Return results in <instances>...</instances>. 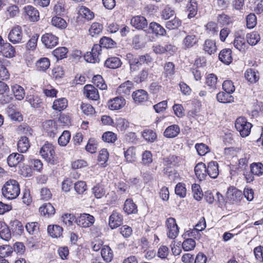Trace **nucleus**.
I'll return each instance as SVG.
<instances>
[{
    "mask_svg": "<svg viewBox=\"0 0 263 263\" xmlns=\"http://www.w3.org/2000/svg\"><path fill=\"white\" fill-rule=\"evenodd\" d=\"M24 10L32 22H36L39 19V12L33 6L28 5L24 7Z\"/></svg>",
    "mask_w": 263,
    "mask_h": 263,
    "instance_id": "obj_23",
    "label": "nucleus"
},
{
    "mask_svg": "<svg viewBox=\"0 0 263 263\" xmlns=\"http://www.w3.org/2000/svg\"><path fill=\"white\" fill-rule=\"evenodd\" d=\"M92 192L95 197L98 199L101 198L105 194V191L104 188L99 184L95 185L92 189Z\"/></svg>",
    "mask_w": 263,
    "mask_h": 263,
    "instance_id": "obj_60",
    "label": "nucleus"
},
{
    "mask_svg": "<svg viewBox=\"0 0 263 263\" xmlns=\"http://www.w3.org/2000/svg\"><path fill=\"white\" fill-rule=\"evenodd\" d=\"M148 68H144L140 71L138 74L135 78L137 83H140L145 81L148 76Z\"/></svg>",
    "mask_w": 263,
    "mask_h": 263,
    "instance_id": "obj_58",
    "label": "nucleus"
},
{
    "mask_svg": "<svg viewBox=\"0 0 263 263\" xmlns=\"http://www.w3.org/2000/svg\"><path fill=\"white\" fill-rule=\"evenodd\" d=\"M122 65L121 60L116 57L108 58L104 63V66L108 68L116 69L120 67Z\"/></svg>",
    "mask_w": 263,
    "mask_h": 263,
    "instance_id": "obj_26",
    "label": "nucleus"
},
{
    "mask_svg": "<svg viewBox=\"0 0 263 263\" xmlns=\"http://www.w3.org/2000/svg\"><path fill=\"white\" fill-rule=\"evenodd\" d=\"M82 112L87 116H91L95 113V108L90 104L82 103L81 105Z\"/></svg>",
    "mask_w": 263,
    "mask_h": 263,
    "instance_id": "obj_63",
    "label": "nucleus"
},
{
    "mask_svg": "<svg viewBox=\"0 0 263 263\" xmlns=\"http://www.w3.org/2000/svg\"><path fill=\"white\" fill-rule=\"evenodd\" d=\"M233 44L235 47L240 51L243 52L245 51L246 44L243 37L241 36L236 37Z\"/></svg>",
    "mask_w": 263,
    "mask_h": 263,
    "instance_id": "obj_46",
    "label": "nucleus"
},
{
    "mask_svg": "<svg viewBox=\"0 0 263 263\" xmlns=\"http://www.w3.org/2000/svg\"><path fill=\"white\" fill-rule=\"evenodd\" d=\"M142 136L146 141L150 142H153L157 138L156 133L151 129L144 130L143 132Z\"/></svg>",
    "mask_w": 263,
    "mask_h": 263,
    "instance_id": "obj_56",
    "label": "nucleus"
},
{
    "mask_svg": "<svg viewBox=\"0 0 263 263\" xmlns=\"http://www.w3.org/2000/svg\"><path fill=\"white\" fill-rule=\"evenodd\" d=\"M67 106V100L64 98H61L55 100L53 102L52 108L54 110L61 111L65 109Z\"/></svg>",
    "mask_w": 263,
    "mask_h": 263,
    "instance_id": "obj_42",
    "label": "nucleus"
},
{
    "mask_svg": "<svg viewBox=\"0 0 263 263\" xmlns=\"http://www.w3.org/2000/svg\"><path fill=\"white\" fill-rule=\"evenodd\" d=\"M44 45L48 48L55 47L59 42V38L52 33H48L43 34L41 39Z\"/></svg>",
    "mask_w": 263,
    "mask_h": 263,
    "instance_id": "obj_10",
    "label": "nucleus"
},
{
    "mask_svg": "<svg viewBox=\"0 0 263 263\" xmlns=\"http://www.w3.org/2000/svg\"><path fill=\"white\" fill-rule=\"evenodd\" d=\"M193 197L196 200L199 201L203 197V193L199 185L194 184L192 186Z\"/></svg>",
    "mask_w": 263,
    "mask_h": 263,
    "instance_id": "obj_55",
    "label": "nucleus"
},
{
    "mask_svg": "<svg viewBox=\"0 0 263 263\" xmlns=\"http://www.w3.org/2000/svg\"><path fill=\"white\" fill-rule=\"evenodd\" d=\"M30 147L29 140L26 137H21L17 142V149L20 153H25Z\"/></svg>",
    "mask_w": 263,
    "mask_h": 263,
    "instance_id": "obj_38",
    "label": "nucleus"
},
{
    "mask_svg": "<svg viewBox=\"0 0 263 263\" xmlns=\"http://www.w3.org/2000/svg\"><path fill=\"white\" fill-rule=\"evenodd\" d=\"M40 153L48 163L51 164H54L57 163V157L55 155V152L53 146L48 142L44 144L41 147Z\"/></svg>",
    "mask_w": 263,
    "mask_h": 263,
    "instance_id": "obj_3",
    "label": "nucleus"
},
{
    "mask_svg": "<svg viewBox=\"0 0 263 263\" xmlns=\"http://www.w3.org/2000/svg\"><path fill=\"white\" fill-rule=\"evenodd\" d=\"M67 52L68 50L67 48L65 47H62L54 50L52 52V54L58 60L65 58Z\"/></svg>",
    "mask_w": 263,
    "mask_h": 263,
    "instance_id": "obj_52",
    "label": "nucleus"
},
{
    "mask_svg": "<svg viewBox=\"0 0 263 263\" xmlns=\"http://www.w3.org/2000/svg\"><path fill=\"white\" fill-rule=\"evenodd\" d=\"M97 143L94 138H90L88 141L85 149L90 153H95L97 151Z\"/></svg>",
    "mask_w": 263,
    "mask_h": 263,
    "instance_id": "obj_61",
    "label": "nucleus"
},
{
    "mask_svg": "<svg viewBox=\"0 0 263 263\" xmlns=\"http://www.w3.org/2000/svg\"><path fill=\"white\" fill-rule=\"evenodd\" d=\"M251 173L258 176L263 173V164L261 163H253L250 166Z\"/></svg>",
    "mask_w": 263,
    "mask_h": 263,
    "instance_id": "obj_47",
    "label": "nucleus"
},
{
    "mask_svg": "<svg viewBox=\"0 0 263 263\" xmlns=\"http://www.w3.org/2000/svg\"><path fill=\"white\" fill-rule=\"evenodd\" d=\"M12 91L15 98L18 100H22L25 97V91L24 88L18 85H14L12 87Z\"/></svg>",
    "mask_w": 263,
    "mask_h": 263,
    "instance_id": "obj_41",
    "label": "nucleus"
},
{
    "mask_svg": "<svg viewBox=\"0 0 263 263\" xmlns=\"http://www.w3.org/2000/svg\"><path fill=\"white\" fill-rule=\"evenodd\" d=\"M175 193L180 197H184L186 195V190L184 183H178L175 187Z\"/></svg>",
    "mask_w": 263,
    "mask_h": 263,
    "instance_id": "obj_64",
    "label": "nucleus"
},
{
    "mask_svg": "<svg viewBox=\"0 0 263 263\" xmlns=\"http://www.w3.org/2000/svg\"><path fill=\"white\" fill-rule=\"evenodd\" d=\"M84 93L87 98L92 100L97 101L100 98L98 89L90 84L84 86Z\"/></svg>",
    "mask_w": 263,
    "mask_h": 263,
    "instance_id": "obj_12",
    "label": "nucleus"
},
{
    "mask_svg": "<svg viewBox=\"0 0 263 263\" xmlns=\"http://www.w3.org/2000/svg\"><path fill=\"white\" fill-rule=\"evenodd\" d=\"M43 127L45 132L51 137H53L56 134L57 126L54 120H50L44 122Z\"/></svg>",
    "mask_w": 263,
    "mask_h": 263,
    "instance_id": "obj_18",
    "label": "nucleus"
},
{
    "mask_svg": "<svg viewBox=\"0 0 263 263\" xmlns=\"http://www.w3.org/2000/svg\"><path fill=\"white\" fill-rule=\"evenodd\" d=\"M227 194L228 197L233 201H239L243 197L242 192L235 187L229 189Z\"/></svg>",
    "mask_w": 263,
    "mask_h": 263,
    "instance_id": "obj_25",
    "label": "nucleus"
},
{
    "mask_svg": "<svg viewBox=\"0 0 263 263\" xmlns=\"http://www.w3.org/2000/svg\"><path fill=\"white\" fill-rule=\"evenodd\" d=\"M228 92H220L217 95V101L223 103H231L234 101V98Z\"/></svg>",
    "mask_w": 263,
    "mask_h": 263,
    "instance_id": "obj_34",
    "label": "nucleus"
},
{
    "mask_svg": "<svg viewBox=\"0 0 263 263\" xmlns=\"http://www.w3.org/2000/svg\"><path fill=\"white\" fill-rule=\"evenodd\" d=\"M180 133V127L178 125L174 124L167 127L164 131V135L167 138H174Z\"/></svg>",
    "mask_w": 263,
    "mask_h": 263,
    "instance_id": "obj_30",
    "label": "nucleus"
},
{
    "mask_svg": "<svg viewBox=\"0 0 263 263\" xmlns=\"http://www.w3.org/2000/svg\"><path fill=\"white\" fill-rule=\"evenodd\" d=\"M198 38L197 34L193 33L186 35L182 42V48L185 50L194 47L198 44Z\"/></svg>",
    "mask_w": 263,
    "mask_h": 263,
    "instance_id": "obj_8",
    "label": "nucleus"
},
{
    "mask_svg": "<svg viewBox=\"0 0 263 263\" xmlns=\"http://www.w3.org/2000/svg\"><path fill=\"white\" fill-rule=\"evenodd\" d=\"M123 210L128 215L136 214L138 212L137 205L130 199H127L125 200Z\"/></svg>",
    "mask_w": 263,
    "mask_h": 263,
    "instance_id": "obj_27",
    "label": "nucleus"
},
{
    "mask_svg": "<svg viewBox=\"0 0 263 263\" xmlns=\"http://www.w3.org/2000/svg\"><path fill=\"white\" fill-rule=\"evenodd\" d=\"M181 25V21L175 17L173 20L166 22L165 27L169 30H173L178 28Z\"/></svg>",
    "mask_w": 263,
    "mask_h": 263,
    "instance_id": "obj_53",
    "label": "nucleus"
},
{
    "mask_svg": "<svg viewBox=\"0 0 263 263\" xmlns=\"http://www.w3.org/2000/svg\"><path fill=\"white\" fill-rule=\"evenodd\" d=\"M26 229L31 235L37 234L39 231V225L36 222H28L26 225Z\"/></svg>",
    "mask_w": 263,
    "mask_h": 263,
    "instance_id": "obj_54",
    "label": "nucleus"
},
{
    "mask_svg": "<svg viewBox=\"0 0 263 263\" xmlns=\"http://www.w3.org/2000/svg\"><path fill=\"white\" fill-rule=\"evenodd\" d=\"M149 29L152 32L156 35H164L166 33L165 29L158 23L156 22H152L149 24Z\"/></svg>",
    "mask_w": 263,
    "mask_h": 263,
    "instance_id": "obj_37",
    "label": "nucleus"
},
{
    "mask_svg": "<svg viewBox=\"0 0 263 263\" xmlns=\"http://www.w3.org/2000/svg\"><path fill=\"white\" fill-rule=\"evenodd\" d=\"M0 52L3 56L7 58H13L15 54L14 47L8 42L0 47Z\"/></svg>",
    "mask_w": 263,
    "mask_h": 263,
    "instance_id": "obj_17",
    "label": "nucleus"
},
{
    "mask_svg": "<svg viewBox=\"0 0 263 263\" xmlns=\"http://www.w3.org/2000/svg\"><path fill=\"white\" fill-rule=\"evenodd\" d=\"M101 254L104 260L106 262H110L113 258L112 251L108 246H104L101 249Z\"/></svg>",
    "mask_w": 263,
    "mask_h": 263,
    "instance_id": "obj_36",
    "label": "nucleus"
},
{
    "mask_svg": "<svg viewBox=\"0 0 263 263\" xmlns=\"http://www.w3.org/2000/svg\"><path fill=\"white\" fill-rule=\"evenodd\" d=\"M126 60L129 65L130 72L138 71L142 66L138 58L130 53H128L126 55Z\"/></svg>",
    "mask_w": 263,
    "mask_h": 263,
    "instance_id": "obj_11",
    "label": "nucleus"
},
{
    "mask_svg": "<svg viewBox=\"0 0 263 263\" xmlns=\"http://www.w3.org/2000/svg\"><path fill=\"white\" fill-rule=\"evenodd\" d=\"M103 29V26L98 23H93L91 25L89 32L90 34L92 36H95V35L99 34L102 32Z\"/></svg>",
    "mask_w": 263,
    "mask_h": 263,
    "instance_id": "obj_51",
    "label": "nucleus"
},
{
    "mask_svg": "<svg viewBox=\"0 0 263 263\" xmlns=\"http://www.w3.org/2000/svg\"><path fill=\"white\" fill-rule=\"evenodd\" d=\"M245 77L251 83H256L259 79L258 71L252 68L247 69L245 73Z\"/></svg>",
    "mask_w": 263,
    "mask_h": 263,
    "instance_id": "obj_29",
    "label": "nucleus"
},
{
    "mask_svg": "<svg viewBox=\"0 0 263 263\" xmlns=\"http://www.w3.org/2000/svg\"><path fill=\"white\" fill-rule=\"evenodd\" d=\"M195 246V241L192 238H187L182 243V248L185 251H189L193 250Z\"/></svg>",
    "mask_w": 263,
    "mask_h": 263,
    "instance_id": "obj_59",
    "label": "nucleus"
},
{
    "mask_svg": "<svg viewBox=\"0 0 263 263\" xmlns=\"http://www.w3.org/2000/svg\"><path fill=\"white\" fill-rule=\"evenodd\" d=\"M207 174L212 178H216L219 174L218 165L216 161H211L208 163L206 167Z\"/></svg>",
    "mask_w": 263,
    "mask_h": 263,
    "instance_id": "obj_21",
    "label": "nucleus"
},
{
    "mask_svg": "<svg viewBox=\"0 0 263 263\" xmlns=\"http://www.w3.org/2000/svg\"><path fill=\"white\" fill-rule=\"evenodd\" d=\"M167 235L171 239H175L178 235L179 228L174 218L170 217L166 221Z\"/></svg>",
    "mask_w": 263,
    "mask_h": 263,
    "instance_id": "obj_5",
    "label": "nucleus"
},
{
    "mask_svg": "<svg viewBox=\"0 0 263 263\" xmlns=\"http://www.w3.org/2000/svg\"><path fill=\"white\" fill-rule=\"evenodd\" d=\"M122 215L114 211L109 218V226L111 229H116L120 226L123 223Z\"/></svg>",
    "mask_w": 263,
    "mask_h": 263,
    "instance_id": "obj_9",
    "label": "nucleus"
},
{
    "mask_svg": "<svg viewBox=\"0 0 263 263\" xmlns=\"http://www.w3.org/2000/svg\"><path fill=\"white\" fill-rule=\"evenodd\" d=\"M51 23L54 26L61 29H65L67 27L66 21L63 18L57 16L52 17Z\"/></svg>",
    "mask_w": 263,
    "mask_h": 263,
    "instance_id": "obj_45",
    "label": "nucleus"
},
{
    "mask_svg": "<svg viewBox=\"0 0 263 263\" xmlns=\"http://www.w3.org/2000/svg\"><path fill=\"white\" fill-rule=\"evenodd\" d=\"M0 237L6 241H8L11 237L10 230L8 226L3 222L0 223Z\"/></svg>",
    "mask_w": 263,
    "mask_h": 263,
    "instance_id": "obj_35",
    "label": "nucleus"
},
{
    "mask_svg": "<svg viewBox=\"0 0 263 263\" xmlns=\"http://www.w3.org/2000/svg\"><path fill=\"white\" fill-rule=\"evenodd\" d=\"M6 11L7 16L12 18L16 16L18 14L19 8L16 5H12L7 7Z\"/></svg>",
    "mask_w": 263,
    "mask_h": 263,
    "instance_id": "obj_62",
    "label": "nucleus"
},
{
    "mask_svg": "<svg viewBox=\"0 0 263 263\" xmlns=\"http://www.w3.org/2000/svg\"><path fill=\"white\" fill-rule=\"evenodd\" d=\"M130 23L137 29H143L147 26V20L144 16L141 15L133 17L131 19Z\"/></svg>",
    "mask_w": 263,
    "mask_h": 263,
    "instance_id": "obj_16",
    "label": "nucleus"
},
{
    "mask_svg": "<svg viewBox=\"0 0 263 263\" xmlns=\"http://www.w3.org/2000/svg\"><path fill=\"white\" fill-rule=\"evenodd\" d=\"M219 59L226 64H229L232 61V51L230 49L222 50L219 54Z\"/></svg>",
    "mask_w": 263,
    "mask_h": 263,
    "instance_id": "obj_24",
    "label": "nucleus"
},
{
    "mask_svg": "<svg viewBox=\"0 0 263 263\" xmlns=\"http://www.w3.org/2000/svg\"><path fill=\"white\" fill-rule=\"evenodd\" d=\"M23 35L22 27L17 26L11 30L8 34V39L12 44H19L22 42Z\"/></svg>",
    "mask_w": 263,
    "mask_h": 263,
    "instance_id": "obj_7",
    "label": "nucleus"
},
{
    "mask_svg": "<svg viewBox=\"0 0 263 263\" xmlns=\"http://www.w3.org/2000/svg\"><path fill=\"white\" fill-rule=\"evenodd\" d=\"M26 100L28 101L33 108H41L43 105L42 99L36 95H28L26 98Z\"/></svg>",
    "mask_w": 263,
    "mask_h": 263,
    "instance_id": "obj_22",
    "label": "nucleus"
},
{
    "mask_svg": "<svg viewBox=\"0 0 263 263\" xmlns=\"http://www.w3.org/2000/svg\"><path fill=\"white\" fill-rule=\"evenodd\" d=\"M203 50L209 54L214 53L217 50L215 42L211 40H206L203 44Z\"/></svg>",
    "mask_w": 263,
    "mask_h": 263,
    "instance_id": "obj_33",
    "label": "nucleus"
},
{
    "mask_svg": "<svg viewBox=\"0 0 263 263\" xmlns=\"http://www.w3.org/2000/svg\"><path fill=\"white\" fill-rule=\"evenodd\" d=\"M235 126L242 137H246L250 134L252 124L245 117H240L236 119Z\"/></svg>",
    "mask_w": 263,
    "mask_h": 263,
    "instance_id": "obj_4",
    "label": "nucleus"
},
{
    "mask_svg": "<svg viewBox=\"0 0 263 263\" xmlns=\"http://www.w3.org/2000/svg\"><path fill=\"white\" fill-rule=\"evenodd\" d=\"M132 97L135 102L140 103L147 100L148 94L146 91L143 89H140L134 92Z\"/></svg>",
    "mask_w": 263,
    "mask_h": 263,
    "instance_id": "obj_31",
    "label": "nucleus"
},
{
    "mask_svg": "<svg viewBox=\"0 0 263 263\" xmlns=\"http://www.w3.org/2000/svg\"><path fill=\"white\" fill-rule=\"evenodd\" d=\"M2 192L3 196L8 199H15L20 194V184L16 180L10 179L4 184Z\"/></svg>",
    "mask_w": 263,
    "mask_h": 263,
    "instance_id": "obj_2",
    "label": "nucleus"
},
{
    "mask_svg": "<svg viewBox=\"0 0 263 263\" xmlns=\"http://www.w3.org/2000/svg\"><path fill=\"white\" fill-rule=\"evenodd\" d=\"M133 85L132 82L127 81L120 85L118 90L120 93L128 95L133 88Z\"/></svg>",
    "mask_w": 263,
    "mask_h": 263,
    "instance_id": "obj_43",
    "label": "nucleus"
},
{
    "mask_svg": "<svg viewBox=\"0 0 263 263\" xmlns=\"http://www.w3.org/2000/svg\"><path fill=\"white\" fill-rule=\"evenodd\" d=\"M24 156L17 153H13L7 158V163L10 167H15L24 160Z\"/></svg>",
    "mask_w": 263,
    "mask_h": 263,
    "instance_id": "obj_15",
    "label": "nucleus"
},
{
    "mask_svg": "<svg viewBox=\"0 0 263 263\" xmlns=\"http://www.w3.org/2000/svg\"><path fill=\"white\" fill-rule=\"evenodd\" d=\"M100 45L95 44L92 47L90 52H87L84 58L87 62L95 63L100 61L99 58L101 54L102 47L106 48H111L115 46L116 43L110 37L103 36L100 39Z\"/></svg>",
    "mask_w": 263,
    "mask_h": 263,
    "instance_id": "obj_1",
    "label": "nucleus"
},
{
    "mask_svg": "<svg viewBox=\"0 0 263 263\" xmlns=\"http://www.w3.org/2000/svg\"><path fill=\"white\" fill-rule=\"evenodd\" d=\"M10 228L13 235H21L24 232V227L21 222L14 220L10 222Z\"/></svg>",
    "mask_w": 263,
    "mask_h": 263,
    "instance_id": "obj_28",
    "label": "nucleus"
},
{
    "mask_svg": "<svg viewBox=\"0 0 263 263\" xmlns=\"http://www.w3.org/2000/svg\"><path fill=\"white\" fill-rule=\"evenodd\" d=\"M92 82L94 85L101 90H105L107 88V85L100 75L95 76L92 78Z\"/></svg>",
    "mask_w": 263,
    "mask_h": 263,
    "instance_id": "obj_50",
    "label": "nucleus"
},
{
    "mask_svg": "<svg viewBox=\"0 0 263 263\" xmlns=\"http://www.w3.org/2000/svg\"><path fill=\"white\" fill-rule=\"evenodd\" d=\"M195 147L200 156H204L210 152L209 146L203 143L196 144Z\"/></svg>",
    "mask_w": 263,
    "mask_h": 263,
    "instance_id": "obj_57",
    "label": "nucleus"
},
{
    "mask_svg": "<svg viewBox=\"0 0 263 263\" xmlns=\"http://www.w3.org/2000/svg\"><path fill=\"white\" fill-rule=\"evenodd\" d=\"M95 221V217L86 213L80 214L76 219V222L79 226L85 228L91 226Z\"/></svg>",
    "mask_w": 263,
    "mask_h": 263,
    "instance_id": "obj_6",
    "label": "nucleus"
},
{
    "mask_svg": "<svg viewBox=\"0 0 263 263\" xmlns=\"http://www.w3.org/2000/svg\"><path fill=\"white\" fill-rule=\"evenodd\" d=\"M71 138L70 133L68 130H64L58 139L59 144L62 146H66Z\"/></svg>",
    "mask_w": 263,
    "mask_h": 263,
    "instance_id": "obj_49",
    "label": "nucleus"
},
{
    "mask_svg": "<svg viewBox=\"0 0 263 263\" xmlns=\"http://www.w3.org/2000/svg\"><path fill=\"white\" fill-rule=\"evenodd\" d=\"M126 103L125 100L121 97H117L108 102V108L111 110H118L122 108Z\"/></svg>",
    "mask_w": 263,
    "mask_h": 263,
    "instance_id": "obj_13",
    "label": "nucleus"
},
{
    "mask_svg": "<svg viewBox=\"0 0 263 263\" xmlns=\"http://www.w3.org/2000/svg\"><path fill=\"white\" fill-rule=\"evenodd\" d=\"M39 212L42 215L49 217L55 213L54 208L50 203H46L39 208Z\"/></svg>",
    "mask_w": 263,
    "mask_h": 263,
    "instance_id": "obj_20",
    "label": "nucleus"
},
{
    "mask_svg": "<svg viewBox=\"0 0 263 263\" xmlns=\"http://www.w3.org/2000/svg\"><path fill=\"white\" fill-rule=\"evenodd\" d=\"M50 65L49 60L47 58H42L36 63L37 70L44 71L49 67Z\"/></svg>",
    "mask_w": 263,
    "mask_h": 263,
    "instance_id": "obj_40",
    "label": "nucleus"
},
{
    "mask_svg": "<svg viewBox=\"0 0 263 263\" xmlns=\"http://www.w3.org/2000/svg\"><path fill=\"white\" fill-rule=\"evenodd\" d=\"M195 175L200 180L205 179L207 176L206 167L204 163L199 162L196 164L194 168Z\"/></svg>",
    "mask_w": 263,
    "mask_h": 263,
    "instance_id": "obj_19",
    "label": "nucleus"
},
{
    "mask_svg": "<svg viewBox=\"0 0 263 263\" xmlns=\"http://www.w3.org/2000/svg\"><path fill=\"white\" fill-rule=\"evenodd\" d=\"M79 14L87 20H91L94 17V13L88 8L85 6H81L78 10Z\"/></svg>",
    "mask_w": 263,
    "mask_h": 263,
    "instance_id": "obj_39",
    "label": "nucleus"
},
{
    "mask_svg": "<svg viewBox=\"0 0 263 263\" xmlns=\"http://www.w3.org/2000/svg\"><path fill=\"white\" fill-rule=\"evenodd\" d=\"M116 125L118 130L124 131L129 127V123L125 119L120 117L116 119Z\"/></svg>",
    "mask_w": 263,
    "mask_h": 263,
    "instance_id": "obj_48",
    "label": "nucleus"
},
{
    "mask_svg": "<svg viewBox=\"0 0 263 263\" xmlns=\"http://www.w3.org/2000/svg\"><path fill=\"white\" fill-rule=\"evenodd\" d=\"M246 39L248 43L253 46L257 44L260 41V37L259 34L257 32H252L248 33L246 35Z\"/></svg>",
    "mask_w": 263,
    "mask_h": 263,
    "instance_id": "obj_44",
    "label": "nucleus"
},
{
    "mask_svg": "<svg viewBox=\"0 0 263 263\" xmlns=\"http://www.w3.org/2000/svg\"><path fill=\"white\" fill-rule=\"evenodd\" d=\"M47 231L52 237L58 238L62 235L63 228L58 225H50L48 227Z\"/></svg>",
    "mask_w": 263,
    "mask_h": 263,
    "instance_id": "obj_32",
    "label": "nucleus"
},
{
    "mask_svg": "<svg viewBox=\"0 0 263 263\" xmlns=\"http://www.w3.org/2000/svg\"><path fill=\"white\" fill-rule=\"evenodd\" d=\"M205 85L210 92H212L218 87L217 77L214 73L209 74L205 80Z\"/></svg>",
    "mask_w": 263,
    "mask_h": 263,
    "instance_id": "obj_14",
    "label": "nucleus"
}]
</instances>
